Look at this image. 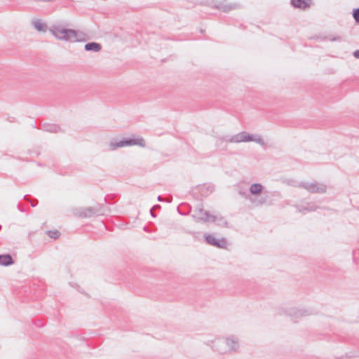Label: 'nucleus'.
Instances as JSON below:
<instances>
[{
    "label": "nucleus",
    "mask_w": 359,
    "mask_h": 359,
    "mask_svg": "<svg viewBox=\"0 0 359 359\" xmlns=\"http://www.w3.org/2000/svg\"><path fill=\"white\" fill-rule=\"evenodd\" d=\"M204 343L214 352L222 355L237 352L240 348L239 339L235 335L215 336L207 339Z\"/></svg>",
    "instance_id": "1"
},
{
    "label": "nucleus",
    "mask_w": 359,
    "mask_h": 359,
    "mask_svg": "<svg viewBox=\"0 0 359 359\" xmlns=\"http://www.w3.org/2000/svg\"><path fill=\"white\" fill-rule=\"evenodd\" d=\"M48 30L55 39L60 41L75 43L86 41L88 39V35L85 32L67 29L61 25H53Z\"/></svg>",
    "instance_id": "2"
},
{
    "label": "nucleus",
    "mask_w": 359,
    "mask_h": 359,
    "mask_svg": "<svg viewBox=\"0 0 359 359\" xmlns=\"http://www.w3.org/2000/svg\"><path fill=\"white\" fill-rule=\"evenodd\" d=\"M267 194L268 191L265 190L264 185L258 182L250 184L248 194L240 192L241 195L243 196L255 207L266 204L268 201Z\"/></svg>",
    "instance_id": "3"
},
{
    "label": "nucleus",
    "mask_w": 359,
    "mask_h": 359,
    "mask_svg": "<svg viewBox=\"0 0 359 359\" xmlns=\"http://www.w3.org/2000/svg\"><path fill=\"white\" fill-rule=\"evenodd\" d=\"M278 315L289 317L292 321L297 322L303 317L311 314L309 309L304 306H293L290 305H283L278 308Z\"/></svg>",
    "instance_id": "4"
},
{
    "label": "nucleus",
    "mask_w": 359,
    "mask_h": 359,
    "mask_svg": "<svg viewBox=\"0 0 359 359\" xmlns=\"http://www.w3.org/2000/svg\"><path fill=\"white\" fill-rule=\"evenodd\" d=\"M138 146L140 147H145L146 142L143 137L138 135H133L130 138H123L120 140H112L109 143V149L115 151L118 148Z\"/></svg>",
    "instance_id": "5"
},
{
    "label": "nucleus",
    "mask_w": 359,
    "mask_h": 359,
    "mask_svg": "<svg viewBox=\"0 0 359 359\" xmlns=\"http://www.w3.org/2000/svg\"><path fill=\"white\" fill-rule=\"evenodd\" d=\"M192 217L198 222H215L219 226L226 224L222 217L218 215H212L201 208L196 209L192 214Z\"/></svg>",
    "instance_id": "6"
},
{
    "label": "nucleus",
    "mask_w": 359,
    "mask_h": 359,
    "mask_svg": "<svg viewBox=\"0 0 359 359\" xmlns=\"http://www.w3.org/2000/svg\"><path fill=\"white\" fill-rule=\"evenodd\" d=\"M242 143L248 142L247 132L243 131L233 135H225L218 137L216 142V145L218 147L225 148L226 145L225 143Z\"/></svg>",
    "instance_id": "7"
},
{
    "label": "nucleus",
    "mask_w": 359,
    "mask_h": 359,
    "mask_svg": "<svg viewBox=\"0 0 359 359\" xmlns=\"http://www.w3.org/2000/svg\"><path fill=\"white\" fill-rule=\"evenodd\" d=\"M72 215L80 218H89L99 215L100 210L98 206L75 208L72 210Z\"/></svg>",
    "instance_id": "8"
},
{
    "label": "nucleus",
    "mask_w": 359,
    "mask_h": 359,
    "mask_svg": "<svg viewBox=\"0 0 359 359\" xmlns=\"http://www.w3.org/2000/svg\"><path fill=\"white\" fill-rule=\"evenodd\" d=\"M310 193L324 194L327 191V186L324 184L316 182H305L299 184Z\"/></svg>",
    "instance_id": "9"
},
{
    "label": "nucleus",
    "mask_w": 359,
    "mask_h": 359,
    "mask_svg": "<svg viewBox=\"0 0 359 359\" xmlns=\"http://www.w3.org/2000/svg\"><path fill=\"white\" fill-rule=\"evenodd\" d=\"M206 242L211 245L224 248L226 245V241L224 238H217L212 234H207L205 236Z\"/></svg>",
    "instance_id": "10"
},
{
    "label": "nucleus",
    "mask_w": 359,
    "mask_h": 359,
    "mask_svg": "<svg viewBox=\"0 0 359 359\" xmlns=\"http://www.w3.org/2000/svg\"><path fill=\"white\" fill-rule=\"evenodd\" d=\"M240 7L238 4L236 3H220L217 6V8L223 12H229L232 10L237 9Z\"/></svg>",
    "instance_id": "11"
},
{
    "label": "nucleus",
    "mask_w": 359,
    "mask_h": 359,
    "mask_svg": "<svg viewBox=\"0 0 359 359\" xmlns=\"http://www.w3.org/2000/svg\"><path fill=\"white\" fill-rule=\"evenodd\" d=\"M247 136H248V142H254L262 147L266 145V142H265L264 140L263 139L262 135H260L259 134H250L249 133H247Z\"/></svg>",
    "instance_id": "12"
},
{
    "label": "nucleus",
    "mask_w": 359,
    "mask_h": 359,
    "mask_svg": "<svg viewBox=\"0 0 359 359\" xmlns=\"http://www.w3.org/2000/svg\"><path fill=\"white\" fill-rule=\"evenodd\" d=\"M296 208L298 212H302L304 214L309 212L314 211L317 209V206L312 203H306V205H297Z\"/></svg>",
    "instance_id": "13"
},
{
    "label": "nucleus",
    "mask_w": 359,
    "mask_h": 359,
    "mask_svg": "<svg viewBox=\"0 0 359 359\" xmlns=\"http://www.w3.org/2000/svg\"><path fill=\"white\" fill-rule=\"evenodd\" d=\"M311 0H291L290 3L294 8L306 9L310 6Z\"/></svg>",
    "instance_id": "14"
},
{
    "label": "nucleus",
    "mask_w": 359,
    "mask_h": 359,
    "mask_svg": "<svg viewBox=\"0 0 359 359\" xmlns=\"http://www.w3.org/2000/svg\"><path fill=\"white\" fill-rule=\"evenodd\" d=\"M32 25L38 32H46L47 31L46 24L41 20H34L32 21Z\"/></svg>",
    "instance_id": "15"
},
{
    "label": "nucleus",
    "mask_w": 359,
    "mask_h": 359,
    "mask_svg": "<svg viewBox=\"0 0 359 359\" xmlns=\"http://www.w3.org/2000/svg\"><path fill=\"white\" fill-rule=\"evenodd\" d=\"M84 48L86 51L97 53L102 49V46L96 42H90L85 45Z\"/></svg>",
    "instance_id": "16"
},
{
    "label": "nucleus",
    "mask_w": 359,
    "mask_h": 359,
    "mask_svg": "<svg viewBox=\"0 0 359 359\" xmlns=\"http://www.w3.org/2000/svg\"><path fill=\"white\" fill-rule=\"evenodd\" d=\"M13 263V259L10 255H0V265L7 266L11 265Z\"/></svg>",
    "instance_id": "17"
},
{
    "label": "nucleus",
    "mask_w": 359,
    "mask_h": 359,
    "mask_svg": "<svg viewBox=\"0 0 359 359\" xmlns=\"http://www.w3.org/2000/svg\"><path fill=\"white\" fill-rule=\"evenodd\" d=\"M43 129L45 131H48L50 133H58L61 130V128L59 126L55 125V124H49V123L44 124L43 126Z\"/></svg>",
    "instance_id": "18"
},
{
    "label": "nucleus",
    "mask_w": 359,
    "mask_h": 359,
    "mask_svg": "<svg viewBox=\"0 0 359 359\" xmlns=\"http://www.w3.org/2000/svg\"><path fill=\"white\" fill-rule=\"evenodd\" d=\"M353 17L355 21L359 24V8L353 9Z\"/></svg>",
    "instance_id": "19"
},
{
    "label": "nucleus",
    "mask_w": 359,
    "mask_h": 359,
    "mask_svg": "<svg viewBox=\"0 0 359 359\" xmlns=\"http://www.w3.org/2000/svg\"><path fill=\"white\" fill-rule=\"evenodd\" d=\"M48 236L51 238H53L54 239H56L57 238L59 237V235H60V233L59 231H48Z\"/></svg>",
    "instance_id": "20"
},
{
    "label": "nucleus",
    "mask_w": 359,
    "mask_h": 359,
    "mask_svg": "<svg viewBox=\"0 0 359 359\" xmlns=\"http://www.w3.org/2000/svg\"><path fill=\"white\" fill-rule=\"evenodd\" d=\"M353 55L355 58L359 59V50L354 51Z\"/></svg>",
    "instance_id": "21"
},
{
    "label": "nucleus",
    "mask_w": 359,
    "mask_h": 359,
    "mask_svg": "<svg viewBox=\"0 0 359 359\" xmlns=\"http://www.w3.org/2000/svg\"><path fill=\"white\" fill-rule=\"evenodd\" d=\"M330 41H340L341 40V37L337 36L336 37H333L332 39H330Z\"/></svg>",
    "instance_id": "22"
},
{
    "label": "nucleus",
    "mask_w": 359,
    "mask_h": 359,
    "mask_svg": "<svg viewBox=\"0 0 359 359\" xmlns=\"http://www.w3.org/2000/svg\"><path fill=\"white\" fill-rule=\"evenodd\" d=\"M38 203V201L37 200H34L33 201L31 202V205L32 207H35Z\"/></svg>",
    "instance_id": "23"
},
{
    "label": "nucleus",
    "mask_w": 359,
    "mask_h": 359,
    "mask_svg": "<svg viewBox=\"0 0 359 359\" xmlns=\"http://www.w3.org/2000/svg\"><path fill=\"white\" fill-rule=\"evenodd\" d=\"M158 201H163V199L162 198V197H161V196H159L158 197Z\"/></svg>",
    "instance_id": "24"
},
{
    "label": "nucleus",
    "mask_w": 359,
    "mask_h": 359,
    "mask_svg": "<svg viewBox=\"0 0 359 359\" xmlns=\"http://www.w3.org/2000/svg\"><path fill=\"white\" fill-rule=\"evenodd\" d=\"M150 212H151V215H152V217H155V215H154V212H153V209H151L150 210Z\"/></svg>",
    "instance_id": "25"
}]
</instances>
